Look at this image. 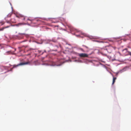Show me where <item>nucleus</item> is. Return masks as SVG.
Returning <instances> with one entry per match:
<instances>
[{"mask_svg": "<svg viewBox=\"0 0 131 131\" xmlns=\"http://www.w3.org/2000/svg\"><path fill=\"white\" fill-rule=\"evenodd\" d=\"M83 46H84V47H86L87 48V47L86 46L83 45Z\"/></svg>", "mask_w": 131, "mask_h": 131, "instance_id": "nucleus-12", "label": "nucleus"}, {"mask_svg": "<svg viewBox=\"0 0 131 131\" xmlns=\"http://www.w3.org/2000/svg\"><path fill=\"white\" fill-rule=\"evenodd\" d=\"M105 51L106 52L107 51V49H102V52H103L104 51Z\"/></svg>", "mask_w": 131, "mask_h": 131, "instance_id": "nucleus-8", "label": "nucleus"}, {"mask_svg": "<svg viewBox=\"0 0 131 131\" xmlns=\"http://www.w3.org/2000/svg\"><path fill=\"white\" fill-rule=\"evenodd\" d=\"M59 26H57V27H58Z\"/></svg>", "mask_w": 131, "mask_h": 131, "instance_id": "nucleus-14", "label": "nucleus"}, {"mask_svg": "<svg viewBox=\"0 0 131 131\" xmlns=\"http://www.w3.org/2000/svg\"><path fill=\"white\" fill-rule=\"evenodd\" d=\"M38 51L39 53H40L41 52V51H40V50H38Z\"/></svg>", "mask_w": 131, "mask_h": 131, "instance_id": "nucleus-13", "label": "nucleus"}, {"mask_svg": "<svg viewBox=\"0 0 131 131\" xmlns=\"http://www.w3.org/2000/svg\"><path fill=\"white\" fill-rule=\"evenodd\" d=\"M16 16L18 18L23 17V20H25L26 19V16H24L23 15L21 14L16 15Z\"/></svg>", "mask_w": 131, "mask_h": 131, "instance_id": "nucleus-4", "label": "nucleus"}, {"mask_svg": "<svg viewBox=\"0 0 131 131\" xmlns=\"http://www.w3.org/2000/svg\"><path fill=\"white\" fill-rule=\"evenodd\" d=\"M29 63L28 62H22L18 64L17 65H14L13 66V68L17 67L19 66H21L23 65H25L28 64Z\"/></svg>", "mask_w": 131, "mask_h": 131, "instance_id": "nucleus-2", "label": "nucleus"}, {"mask_svg": "<svg viewBox=\"0 0 131 131\" xmlns=\"http://www.w3.org/2000/svg\"><path fill=\"white\" fill-rule=\"evenodd\" d=\"M4 24V23H3V24H2V25H3Z\"/></svg>", "mask_w": 131, "mask_h": 131, "instance_id": "nucleus-15", "label": "nucleus"}, {"mask_svg": "<svg viewBox=\"0 0 131 131\" xmlns=\"http://www.w3.org/2000/svg\"><path fill=\"white\" fill-rule=\"evenodd\" d=\"M23 24V23H19L18 24H16V26H20V25H22Z\"/></svg>", "mask_w": 131, "mask_h": 131, "instance_id": "nucleus-7", "label": "nucleus"}, {"mask_svg": "<svg viewBox=\"0 0 131 131\" xmlns=\"http://www.w3.org/2000/svg\"><path fill=\"white\" fill-rule=\"evenodd\" d=\"M78 55L79 57H88L89 56L88 54L85 53H79Z\"/></svg>", "mask_w": 131, "mask_h": 131, "instance_id": "nucleus-3", "label": "nucleus"}, {"mask_svg": "<svg viewBox=\"0 0 131 131\" xmlns=\"http://www.w3.org/2000/svg\"><path fill=\"white\" fill-rule=\"evenodd\" d=\"M11 26V24H10L9 25L7 26H6L0 29V31L3 30L4 29L8 28Z\"/></svg>", "mask_w": 131, "mask_h": 131, "instance_id": "nucleus-5", "label": "nucleus"}, {"mask_svg": "<svg viewBox=\"0 0 131 131\" xmlns=\"http://www.w3.org/2000/svg\"><path fill=\"white\" fill-rule=\"evenodd\" d=\"M26 19H27V20H30V21H31V20L30 19H29V18H28L27 17H26Z\"/></svg>", "mask_w": 131, "mask_h": 131, "instance_id": "nucleus-9", "label": "nucleus"}, {"mask_svg": "<svg viewBox=\"0 0 131 131\" xmlns=\"http://www.w3.org/2000/svg\"><path fill=\"white\" fill-rule=\"evenodd\" d=\"M128 52L129 53V54L130 56H131V52H130L129 51H128Z\"/></svg>", "mask_w": 131, "mask_h": 131, "instance_id": "nucleus-10", "label": "nucleus"}, {"mask_svg": "<svg viewBox=\"0 0 131 131\" xmlns=\"http://www.w3.org/2000/svg\"><path fill=\"white\" fill-rule=\"evenodd\" d=\"M116 77H113V81L112 82V84H114V82H115V80L116 79Z\"/></svg>", "mask_w": 131, "mask_h": 131, "instance_id": "nucleus-6", "label": "nucleus"}, {"mask_svg": "<svg viewBox=\"0 0 131 131\" xmlns=\"http://www.w3.org/2000/svg\"><path fill=\"white\" fill-rule=\"evenodd\" d=\"M127 50V49L126 48V49H124L123 50Z\"/></svg>", "mask_w": 131, "mask_h": 131, "instance_id": "nucleus-11", "label": "nucleus"}, {"mask_svg": "<svg viewBox=\"0 0 131 131\" xmlns=\"http://www.w3.org/2000/svg\"><path fill=\"white\" fill-rule=\"evenodd\" d=\"M11 14H9L5 18L6 20V22H7V23H9V24H10L11 25V24L10 23L11 22L12 23H16V20L15 19V18L11 19L10 21H7L6 19L7 18L9 17H10L11 16Z\"/></svg>", "mask_w": 131, "mask_h": 131, "instance_id": "nucleus-1", "label": "nucleus"}]
</instances>
